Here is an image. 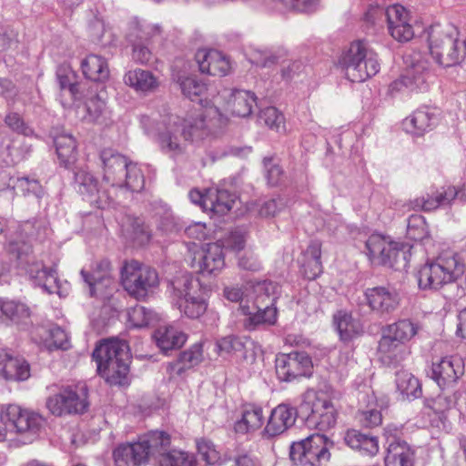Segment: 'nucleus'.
Masks as SVG:
<instances>
[{
  "instance_id": "nucleus-1",
  "label": "nucleus",
  "mask_w": 466,
  "mask_h": 466,
  "mask_svg": "<svg viewBox=\"0 0 466 466\" xmlns=\"http://www.w3.org/2000/svg\"><path fill=\"white\" fill-rule=\"evenodd\" d=\"M218 104L217 97L213 106L206 107L202 113L185 118L167 115L157 120L149 116H142L140 124L147 136L156 138L163 154L177 158L186 153L188 143L214 136L226 124L218 107Z\"/></svg>"
},
{
  "instance_id": "nucleus-2",
  "label": "nucleus",
  "mask_w": 466,
  "mask_h": 466,
  "mask_svg": "<svg viewBox=\"0 0 466 466\" xmlns=\"http://www.w3.org/2000/svg\"><path fill=\"white\" fill-rule=\"evenodd\" d=\"M97 372L111 385H123L129 372V347L125 340L109 339L101 342L93 351Z\"/></svg>"
},
{
  "instance_id": "nucleus-3",
  "label": "nucleus",
  "mask_w": 466,
  "mask_h": 466,
  "mask_svg": "<svg viewBox=\"0 0 466 466\" xmlns=\"http://www.w3.org/2000/svg\"><path fill=\"white\" fill-rule=\"evenodd\" d=\"M461 256L453 250H444L433 260L427 261L417 273L420 289L437 290L454 282L464 272Z\"/></svg>"
},
{
  "instance_id": "nucleus-4",
  "label": "nucleus",
  "mask_w": 466,
  "mask_h": 466,
  "mask_svg": "<svg viewBox=\"0 0 466 466\" xmlns=\"http://www.w3.org/2000/svg\"><path fill=\"white\" fill-rule=\"evenodd\" d=\"M459 30L451 24L432 25L428 32L430 52L440 66H452L463 60V42Z\"/></svg>"
},
{
  "instance_id": "nucleus-5",
  "label": "nucleus",
  "mask_w": 466,
  "mask_h": 466,
  "mask_svg": "<svg viewBox=\"0 0 466 466\" xmlns=\"http://www.w3.org/2000/svg\"><path fill=\"white\" fill-rule=\"evenodd\" d=\"M346 77L351 82H363L380 70L377 54L362 41L353 42L339 59Z\"/></svg>"
},
{
  "instance_id": "nucleus-6",
  "label": "nucleus",
  "mask_w": 466,
  "mask_h": 466,
  "mask_svg": "<svg viewBox=\"0 0 466 466\" xmlns=\"http://www.w3.org/2000/svg\"><path fill=\"white\" fill-rule=\"evenodd\" d=\"M121 280L128 294L140 300L153 293L159 284L157 272L137 260L127 261L121 270Z\"/></svg>"
},
{
  "instance_id": "nucleus-7",
  "label": "nucleus",
  "mask_w": 466,
  "mask_h": 466,
  "mask_svg": "<svg viewBox=\"0 0 466 466\" xmlns=\"http://www.w3.org/2000/svg\"><path fill=\"white\" fill-rule=\"evenodd\" d=\"M331 443L321 434H312L290 446L289 456L297 466H326Z\"/></svg>"
},
{
  "instance_id": "nucleus-8",
  "label": "nucleus",
  "mask_w": 466,
  "mask_h": 466,
  "mask_svg": "<svg viewBox=\"0 0 466 466\" xmlns=\"http://www.w3.org/2000/svg\"><path fill=\"white\" fill-rule=\"evenodd\" d=\"M46 408L55 416L85 413L88 407V390L85 383L66 386L47 398Z\"/></svg>"
},
{
  "instance_id": "nucleus-9",
  "label": "nucleus",
  "mask_w": 466,
  "mask_h": 466,
  "mask_svg": "<svg viewBox=\"0 0 466 466\" xmlns=\"http://www.w3.org/2000/svg\"><path fill=\"white\" fill-rule=\"evenodd\" d=\"M300 412L305 416L306 423L310 428L328 431L336 424L337 413L333 404L313 390L304 395Z\"/></svg>"
},
{
  "instance_id": "nucleus-10",
  "label": "nucleus",
  "mask_w": 466,
  "mask_h": 466,
  "mask_svg": "<svg viewBox=\"0 0 466 466\" xmlns=\"http://www.w3.org/2000/svg\"><path fill=\"white\" fill-rule=\"evenodd\" d=\"M275 362L277 375L282 381L289 382L312 374V360L305 351L279 353L277 355Z\"/></svg>"
},
{
  "instance_id": "nucleus-11",
  "label": "nucleus",
  "mask_w": 466,
  "mask_h": 466,
  "mask_svg": "<svg viewBox=\"0 0 466 466\" xmlns=\"http://www.w3.org/2000/svg\"><path fill=\"white\" fill-rule=\"evenodd\" d=\"M191 268L201 274H217L225 267L223 248L218 243H208L194 251Z\"/></svg>"
},
{
  "instance_id": "nucleus-12",
  "label": "nucleus",
  "mask_w": 466,
  "mask_h": 466,
  "mask_svg": "<svg viewBox=\"0 0 466 466\" xmlns=\"http://www.w3.org/2000/svg\"><path fill=\"white\" fill-rule=\"evenodd\" d=\"M365 246L371 263L389 267L394 266L400 251L399 243L380 234L370 236Z\"/></svg>"
},
{
  "instance_id": "nucleus-13",
  "label": "nucleus",
  "mask_w": 466,
  "mask_h": 466,
  "mask_svg": "<svg viewBox=\"0 0 466 466\" xmlns=\"http://www.w3.org/2000/svg\"><path fill=\"white\" fill-rule=\"evenodd\" d=\"M1 420L11 422L17 432L29 433L33 439L44 423V419L38 413L22 409L15 404L6 406L2 411Z\"/></svg>"
},
{
  "instance_id": "nucleus-14",
  "label": "nucleus",
  "mask_w": 466,
  "mask_h": 466,
  "mask_svg": "<svg viewBox=\"0 0 466 466\" xmlns=\"http://www.w3.org/2000/svg\"><path fill=\"white\" fill-rule=\"evenodd\" d=\"M75 184L78 193L90 204L98 208L109 207L111 198L107 191L98 188L96 178L88 171L82 168L75 171Z\"/></svg>"
},
{
  "instance_id": "nucleus-15",
  "label": "nucleus",
  "mask_w": 466,
  "mask_h": 466,
  "mask_svg": "<svg viewBox=\"0 0 466 466\" xmlns=\"http://www.w3.org/2000/svg\"><path fill=\"white\" fill-rule=\"evenodd\" d=\"M103 169V181L111 187H121L125 182V171L130 161L112 148L100 152Z\"/></svg>"
},
{
  "instance_id": "nucleus-16",
  "label": "nucleus",
  "mask_w": 466,
  "mask_h": 466,
  "mask_svg": "<svg viewBox=\"0 0 466 466\" xmlns=\"http://www.w3.org/2000/svg\"><path fill=\"white\" fill-rule=\"evenodd\" d=\"M385 15L390 35L399 42H408L414 36L409 11L400 5L386 8Z\"/></svg>"
},
{
  "instance_id": "nucleus-17",
  "label": "nucleus",
  "mask_w": 466,
  "mask_h": 466,
  "mask_svg": "<svg viewBox=\"0 0 466 466\" xmlns=\"http://www.w3.org/2000/svg\"><path fill=\"white\" fill-rule=\"evenodd\" d=\"M26 272L35 283L42 287L48 294L63 296L56 264L46 266L42 261H32L28 263Z\"/></svg>"
},
{
  "instance_id": "nucleus-18",
  "label": "nucleus",
  "mask_w": 466,
  "mask_h": 466,
  "mask_svg": "<svg viewBox=\"0 0 466 466\" xmlns=\"http://www.w3.org/2000/svg\"><path fill=\"white\" fill-rule=\"evenodd\" d=\"M365 299L370 309L380 316L393 312L399 307L400 300L395 289L386 287L367 289Z\"/></svg>"
},
{
  "instance_id": "nucleus-19",
  "label": "nucleus",
  "mask_w": 466,
  "mask_h": 466,
  "mask_svg": "<svg viewBox=\"0 0 466 466\" xmlns=\"http://www.w3.org/2000/svg\"><path fill=\"white\" fill-rule=\"evenodd\" d=\"M145 446L139 440L118 444L112 451L115 466H146L148 463Z\"/></svg>"
},
{
  "instance_id": "nucleus-20",
  "label": "nucleus",
  "mask_w": 466,
  "mask_h": 466,
  "mask_svg": "<svg viewBox=\"0 0 466 466\" xmlns=\"http://www.w3.org/2000/svg\"><path fill=\"white\" fill-rule=\"evenodd\" d=\"M196 61L203 74L224 76L231 70L228 57L218 50L200 49L196 53Z\"/></svg>"
},
{
  "instance_id": "nucleus-21",
  "label": "nucleus",
  "mask_w": 466,
  "mask_h": 466,
  "mask_svg": "<svg viewBox=\"0 0 466 466\" xmlns=\"http://www.w3.org/2000/svg\"><path fill=\"white\" fill-rule=\"evenodd\" d=\"M297 416L296 408L285 403L278 405L271 410L264 433L268 437L284 433L294 425Z\"/></svg>"
},
{
  "instance_id": "nucleus-22",
  "label": "nucleus",
  "mask_w": 466,
  "mask_h": 466,
  "mask_svg": "<svg viewBox=\"0 0 466 466\" xmlns=\"http://www.w3.org/2000/svg\"><path fill=\"white\" fill-rule=\"evenodd\" d=\"M106 92H98L93 87L88 88L85 95V108L86 114L84 118L92 123H106L111 116V112L106 106Z\"/></svg>"
},
{
  "instance_id": "nucleus-23",
  "label": "nucleus",
  "mask_w": 466,
  "mask_h": 466,
  "mask_svg": "<svg viewBox=\"0 0 466 466\" xmlns=\"http://www.w3.org/2000/svg\"><path fill=\"white\" fill-rule=\"evenodd\" d=\"M430 72L424 62L419 61L407 68L401 77L394 81L392 89L401 90L406 87L411 91H424L428 88Z\"/></svg>"
},
{
  "instance_id": "nucleus-24",
  "label": "nucleus",
  "mask_w": 466,
  "mask_h": 466,
  "mask_svg": "<svg viewBox=\"0 0 466 466\" xmlns=\"http://www.w3.org/2000/svg\"><path fill=\"white\" fill-rule=\"evenodd\" d=\"M409 350L407 346L397 341L393 337L382 330L379 340L377 354L379 360L387 366H395L401 362Z\"/></svg>"
},
{
  "instance_id": "nucleus-25",
  "label": "nucleus",
  "mask_w": 466,
  "mask_h": 466,
  "mask_svg": "<svg viewBox=\"0 0 466 466\" xmlns=\"http://www.w3.org/2000/svg\"><path fill=\"white\" fill-rule=\"evenodd\" d=\"M0 375L7 380L23 381L30 377L29 364L0 349Z\"/></svg>"
},
{
  "instance_id": "nucleus-26",
  "label": "nucleus",
  "mask_w": 466,
  "mask_h": 466,
  "mask_svg": "<svg viewBox=\"0 0 466 466\" xmlns=\"http://www.w3.org/2000/svg\"><path fill=\"white\" fill-rule=\"evenodd\" d=\"M462 373V363L459 358H443L432 364V379L440 388L451 385Z\"/></svg>"
},
{
  "instance_id": "nucleus-27",
  "label": "nucleus",
  "mask_w": 466,
  "mask_h": 466,
  "mask_svg": "<svg viewBox=\"0 0 466 466\" xmlns=\"http://www.w3.org/2000/svg\"><path fill=\"white\" fill-rule=\"evenodd\" d=\"M225 98L229 96L227 100V107L231 113L237 116L246 117L248 116L256 105V96L254 93L248 90L236 89L229 91L224 89L222 94L219 95Z\"/></svg>"
},
{
  "instance_id": "nucleus-28",
  "label": "nucleus",
  "mask_w": 466,
  "mask_h": 466,
  "mask_svg": "<svg viewBox=\"0 0 466 466\" xmlns=\"http://www.w3.org/2000/svg\"><path fill=\"white\" fill-rule=\"evenodd\" d=\"M203 360V343L201 341L193 344L187 350L179 354L177 360L169 362L167 371L171 377L179 376L187 370L198 365Z\"/></svg>"
},
{
  "instance_id": "nucleus-29",
  "label": "nucleus",
  "mask_w": 466,
  "mask_h": 466,
  "mask_svg": "<svg viewBox=\"0 0 466 466\" xmlns=\"http://www.w3.org/2000/svg\"><path fill=\"white\" fill-rule=\"evenodd\" d=\"M321 242L312 240L303 251L301 269L308 279H315L322 273Z\"/></svg>"
},
{
  "instance_id": "nucleus-30",
  "label": "nucleus",
  "mask_w": 466,
  "mask_h": 466,
  "mask_svg": "<svg viewBox=\"0 0 466 466\" xmlns=\"http://www.w3.org/2000/svg\"><path fill=\"white\" fill-rule=\"evenodd\" d=\"M234 202V196L226 189L208 188L206 190V212L213 215H225L232 208Z\"/></svg>"
},
{
  "instance_id": "nucleus-31",
  "label": "nucleus",
  "mask_w": 466,
  "mask_h": 466,
  "mask_svg": "<svg viewBox=\"0 0 466 466\" xmlns=\"http://www.w3.org/2000/svg\"><path fill=\"white\" fill-rule=\"evenodd\" d=\"M264 422L262 408L254 404H246L242 407L241 418L235 423L236 432L246 434L258 430Z\"/></svg>"
},
{
  "instance_id": "nucleus-32",
  "label": "nucleus",
  "mask_w": 466,
  "mask_h": 466,
  "mask_svg": "<svg viewBox=\"0 0 466 466\" xmlns=\"http://www.w3.org/2000/svg\"><path fill=\"white\" fill-rule=\"evenodd\" d=\"M147 453V458L150 456L156 460L160 457L162 453L167 451L171 445V436L163 431H152L138 438Z\"/></svg>"
},
{
  "instance_id": "nucleus-33",
  "label": "nucleus",
  "mask_w": 466,
  "mask_h": 466,
  "mask_svg": "<svg viewBox=\"0 0 466 466\" xmlns=\"http://www.w3.org/2000/svg\"><path fill=\"white\" fill-rule=\"evenodd\" d=\"M157 347L167 352L180 348L187 340V335L173 326L159 327L154 333Z\"/></svg>"
},
{
  "instance_id": "nucleus-34",
  "label": "nucleus",
  "mask_w": 466,
  "mask_h": 466,
  "mask_svg": "<svg viewBox=\"0 0 466 466\" xmlns=\"http://www.w3.org/2000/svg\"><path fill=\"white\" fill-rule=\"evenodd\" d=\"M420 329L419 322L410 319H401L385 326L382 330L393 337L395 340L407 346V343L419 333Z\"/></svg>"
},
{
  "instance_id": "nucleus-35",
  "label": "nucleus",
  "mask_w": 466,
  "mask_h": 466,
  "mask_svg": "<svg viewBox=\"0 0 466 466\" xmlns=\"http://www.w3.org/2000/svg\"><path fill=\"white\" fill-rule=\"evenodd\" d=\"M345 442L349 447L360 451L362 455L374 456L379 451V441L376 437L361 433L356 430L347 431Z\"/></svg>"
},
{
  "instance_id": "nucleus-36",
  "label": "nucleus",
  "mask_w": 466,
  "mask_h": 466,
  "mask_svg": "<svg viewBox=\"0 0 466 466\" xmlns=\"http://www.w3.org/2000/svg\"><path fill=\"white\" fill-rule=\"evenodd\" d=\"M198 291H199V282L195 280L192 275L187 272L176 276L168 286V292L174 303L190 296L188 293H198Z\"/></svg>"
},
{
  "instance_id": "nucleus-37",
  "label": "nucleus",
  "mask_w": 466,
  "mask_h": 466,
  "mask_svg": "<svg viewBox=\"0 0 466 466\" xmlns=\"http://www.w3.org/2000/svg\"><path fill=\"white\" fill-rule=\"evenodd\" d=\"M0 176L5 181L6 187L15 191L16 194L21 193L23 196L34 195L37 198L42 194V187L36 179L11 176L6 171H3Z\"/></svg>"
},
{
  "instance_id": "nucleus-38",
  "label": "nucleus",
  "mask_w": 466,
  "mask_h": 466,
  "mask_svg": "<svg viewBox=\"0 0 466 466\" xmlns=\"http://www.w3.org/2000/svg\"><path fill=\"white\" fill-rule=\"evenodd\" d=\"M433 125V115L428 108H419L403 121V128L406 132L414 136H422L430 130Z\"/></svg>"
},
{
  "instance_id": "nucleus-39",
  "label": "nucleus",
  "mask_w": 466,
  "mask_h": 466,
  "mask_svg": "<svg viewBox=\"0 0 466 466\" xmlns=\"http://www.w3.org/2000/svg\"><path fill=\"white\" fill-rule=\"evenodd\" d=\"M55 146L61 165L71 168L76 161V142L70 134H60L55 137Z\"/></svg>"
},
{
  "instance_id": "nucleus-40",
  "label": "nucleus",
  "mask_w": 466,
  "mask_h": 466,
  "mask_svg": "<svg viewBox=\"0 0 466 466\" xmlns=\"http://www.w3.org/2000/svg\"><path fill=\"white\" fill-rule=\"evenodd\" d=\"M334 321L343 341H350L363 332L360 321L346 311H339L334 316Z\"/></svg>"
},
{
  "instance_id": "nucleus-41",
  "label": "nucleus",
  "mask_w": 466,
  "mask_h": 466,
  "mask_svg": "<svg viewBox=\"0 0 466 466\" xmlns=\"http://www.w3.org/2000/svg\"><path fill=\"white\" fill-rule=\"evenodd\" d=\"M85 76L92 81H105L109 76V69L106 60L97 55L87 56L81 63Z\"/></svg>"
},
{
  "instance_id": "nucleus-42",
  "label": "nucleus",
  "mask_w": 466,
  "mask_h": 466,
  "mask_svg": "<svg viewBox=\"0 0 466 466\" xmlns=\"http://www.w3.org/2000/svg\"><path fill=\"white\" fill-rule=\"evenodd\" d=\"M385 466H414V451L408 443H393L387 448Z\"/></svg>"
},
{
  "instance_id": "nucleus-43",
  "label": "nucleus",
  "mask_w": 466,
  "mask_h": 466,
  "mask_svg": "<svg viewBox=\"0 0 466 466\" xmlns=\"http://www.w3.org/2000/svg\"><path fill=\"white\" fill-rule=\"evenodd\" d=\"M125 83L140 92L154 91L157 86V80L154 75L147 70L135 69L128 71L124 76Z\"/></svg>"
},
{
  "instance_id": "nucleus-44",
  "label": "nucleus",
  "mask_w": 466,
  "mask_h": 466,
  "mask_svg": "<svg viewBox=\"0 0 466 466\" xmlns=\"http://www.w3.org/2000/svg\"><path fill=\"white\" fill-rule=\"evenodd\" d=\"M190 296L177 301L175 305L178 309L183 312L187 317L191 319H198L203 315L207 310V302L203 298L200 290L198 293H188Z\"/></svg>"
},
{
  "instance_id": "nucleus-45",
  "label": "nucleus",
  "mask_w": 466,
  "mask_h": 466,
  "mask_svg": "<svg viewBox=\"0 0 466 466\" xmlns=\"http://www.w3.org/2000/svg\"><path fill=\"white\" fill-rule=\"evenodd\" d=\"M254 304L257 309L275 307L278 299L279 287L271 281H263L254 287Z\"/></svg>"
},
{
  "instance_id": "nucleus-46",
  "label": "nucleus",
  "mask_w": 466,
  "mask_h": 466,
  "mask_svg": "<svg viewBox=\"0 0 466 466\" xmlns=\"http://www.w3.org/2000/svg\"><path fill=\"white\" fill-rule=\"evenodd\" d=\"M398 390L407 398H418L421 395V387L419 380L408 371H399L396 374Z\"/></svg>"
},
{
  "instance_id": "nucleus-47",
  "label": "nucleus",
  "mask_w": 466,
  "mask_h": 466,
  "mask_svg": "<svg viewBox=\"0 0 466 466\" xmlns=\"http://www.w3.org/2000/svg\"><path fill=\"white\" fill-rule=\"evenodd\" d=\"M158 466H192L193 460L187 453L177 449H168L157 458Z\"/></svg>"
},
{
  "instance_id": "nucleus-48",
  "label": "nucleus",
  "mask_w": 466,
  "mask_h": 466,
  "mask_svg": "<svg viewBox=\"0 0 466 466\" xmlns=\"http://www.w3.org/2000/svg\"><path fill=\"white\" fill-rule=\"evenodd\" d=\"M145 177L137 163L129 162L125 171V182L120 187H126L133 192H139L144 188Z\"/></svg>"
},
{
  "instance_id": "nucleus-49",
  "label": "nucleus",
  "mask_w": 466,
  "mask_h": 466,
  "mask_svg": "<svg viewBox=\"0 0 466 466\" xmlns=\"http://www.w3.org/2000/svg\"><path fill=\"white\" fill-rule=\"evenodd\" d=\"M249 315L247 322L248 329H255L258 325H273L277 321L276 307H266L257 309L256 313L247 312Z\"/></svg>"
},
{
  "instance_id": "nucleus-50",
  "label": "nucleus",
  "mask_w": 466,
  "mask_h": 466,
  "mask_svg": "<svg viewBox=\"0 0 466 466\" xmlns=\"http://www.w3.org/2000/svg\"><path fill=\"white\" fill-rule=\"evenodd\" d=\"M46 338L43 342L49 350L66 349L68 345L67 334L58 326H52L48 329H42Z\"/></svg>"
},
{
  "instance_id": "nucleus-51",
  "label": "nucleus",
  "mask_w": 466,
  "mask_h": 466,
  "mask_svg": "<svg viewBox=\"0 0 466 466\" xmlns=\"http://www.w3.org/2000/svg\"><path fill=\"white\" fill-rule=\"evenodd\" d=\"M182 93L189 99L194 100L202 96L207 90V86L195 76H181L177 78Z\"/></svg>"
},
{
  "instance_id": "nucleus-52",
  "label": "nucleus",
  "mask_w": 466,
  "mask_h": 466,
  "mask_svg": "<svg viewBox=\"0 0 466 466\" xmlns=\"http://www.w3.org/2000/svg\"><path fill=\"white\" fill-rule=\"evenodd\" d=\"M156 319V314L143 306H136L128 311V320L136 328L148 326Z\"/></svg>"
},
{
  "instance_id": "nucleus-53",
  "label": "nucleus",
  "mask_w": 466,
  "mask_h": 466,
  "mask_svg": "<svg viewBox=\"0 0 466 466\" xmlns=\"http://www.w3.org/2000/svg\"><path fill=\"white\" fill-rule=\"evenodd\" d=\"M3 307L5 317L12 320L20 321L30 316L29 308L22 302L15 300H4Z\"/></svg>"
},
{
  "instance_id": "nucleus-54",
  "label": "nucleus",
  "mask_w": 466,
  "mask_h": 466,
  "mask_svg": "<svg viewBox=\"0 0 466 466\" xmlns=\"http://www.w3.org/2000/svg\"><path fill=\"white\" fill-rule=\"evenodd\" d=\"M451 399L443 394H440L434 399L426 400L427 407L431 409L433 412L439 416L442 424H444L447 420L446 412L451 409Z\"/></svg>"
},
{
  "instance_id": "nucleus-55",
  "label": "nucleus",
  "mask_w": 466,
  "mask_h": 466,
  "mask_svg": "<svg viewBox=\"0 0 466 466\" xmlns=\"http://www.w3.org/2000/svg\"><path fill=\"white\" fill-rule=\"evenodd\" d=\"M81 276L84 279V281L88 285L89 287V294L91 297H101V298H106L107 297L108 295L111 294V291L115 286V281L114 279H112V282L108 285H105L104 283H99L100 282V278H98V280L97 281H93L90 278H89V275H88V272L86 271L85 269H82L81 270Z\"/></svg>"
},
{
  "instance_id": "nucleus-56",
  "label": "nucleus",
  "mask_w": 466,
  "mask_h": 466,
  "mask_svg": "<svg viewBox=\"0 0 466 466\" xmlns=\"http://www.w3.org/2000/svg\"><path fill=\"white\" fill-rule=\"evenodd\" d=\"M407 234L414 240L422 239L427 234L425 219L420 215H412L408 219Z\"/></svg>"
},
{
  "instance_id": "nucleus-57",
  "label": "nucleus",
  "mask_w": 466,
  "mask_h": 466,
  "mask_svg": "<svg viewBox=\"0 0 466 466\" xmlns=\"http://www.w3.org/2000/svg\"><path fill=\"white\" fill-rule=\"evenodd\" d=\"M259 118L271 129H284V116L274 106H268L260 112Z\"/></svg>"
},
{
  "instance_id": "nucleus-58",
  "label": "nucleus",
  "mask_w": 466,
  "mask_h": 466,
  "mask_svg": "<svg viewBox=\"0 0 466 466\" xmlns=\"http://www.w3.org/2000/svg\"><path fill=\"white\" fill-rule=\"evenodd\" d=\"M458 189L455 187H441L434 189L435 200L429 203L430 208H438L440 207L449 206L458 196Z\"/></svg>"
},
{
  "instance_id": "nucleus-59",
  "label": "nucleus",
  "mask_w": 466,
  "mask_h": 466,
  "mask_svg": "<svg viewBox=\"0 0 466 466\" xmlns=\"http://www.w3.org/2000/svg\"><path fill=\"white\" fill-rule=\"evenodd\" d=\"M276 2L284 10L312 12L318 7L319 0H276Z\"/></svg>"
},
{
  "instance_id": "nucleus-60",
  "label": "nucleus",
  "mask_w": 466,
  "mask_h": 466,
  "mask_svg": "<svg viewBox=\"0 0 466 466\" xmlns=\"http://www.w3.org/2000/svg\"><path fill=\"white\" fill-rule=\"evenodd\" d=\"M280 199L268 198L256 202L252 209L262 218H270L280 210Z\"/></svg>"
},
{
  "instance_id": "nucleus-61",
  "label": "nucleus",
  "mask_w": 466,
  "mask_h": 466,
  "mask_svg": "<svg viewBox=\"0 0 466 466\" xmlns=\"http://www.w3.org/2000/svg\"><path fill=\"white\" fill-rule=\"evenodd\" d=\"M130 227L132 238L139 245H145L149 242L151 231L143 219L139 218H133Z\"/></svg>"
},
{
  "instance_id": "nucleus-62",
  "label": "nucleus",
  "mask_w": 466,
  "mask_h": 466,
  "mask_svg": "<svg viewBox=\"0 0 466 466\" xmlns=\"http://www.w3.org/2000/svg\"><path fill=\"white\" fill-rule=\"evenodd\" d=\"M198 451L201 458L208 464L218 462L220 456L212 441L201 439L197 441Z\"/></svg>"
},
{
  "instance_id": "nucleus-63",
  "label": "nucleus",
  "mask_w": 466,
  "mask_h": 466,
  "mask_svg": "<svg viewBox=\"0 0 466 466\" xmlns=\"http://www.w3.org/2000/svg\"><path fill=\"white\" fill-rule=\"evenodd\" d=\"M217 348L219 354H234L242 351L244 343L235 336H227L217 342Z\"/></svg>"
},
{
  "instance_id": "nucleus-64",
  "label": "nucleus",
  "mask_w": 466,
  "mask_h": 466,
  "mask_svg": "<svg viewBox=\"0 0 466 466\" xmlns=\"http://www.w3.org/2000/svg\"><path fill=\"white\" fill-rule=\"evenodd\" d=\"M5 123L9 128L18 134H22L26 137L33 134L32 128L25 124L22 116L17 113H8L5 116Z\"/></svg>"
}]
</instances>
